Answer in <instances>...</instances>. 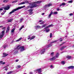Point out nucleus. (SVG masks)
Segmentation results:
<instances>
[{"mask_svg":"<svg viewBox=\"0 0 74 74\" xmlns=\"http://www.w3.org/2000/svg\"><path fill=\"white\" fill-rule=\"evenodd\" d=\"M16 47H15L14 49L12 50L11 52V53H14V54H16L18 53V50H19V45H17L16 46Z\"/></svg>","mask_w":74,"mask_h":74,"instance_id":"nucleus-1","label":"nucleus"},{"mask_svg":"<svg viewBox=\"0 0 74 74\" xmlns=\"http://www.w3.org/2000/svg\"><path fill=\"white\" fill-rule=\"evenodd\" d=\"M29 4H30V6H28L26 7L27 9H28V8H33L34 7H38V5L37 4H33V3H29Z\"/></svg>","mask_w":74,"mask_h":74,"instance_id":"nucleus-2","label":"nucleus"},{"mask_svg":"<svg viewBox=\"0 0 74 74\" xmlns=\"http://www.w3.org/2000/svg\"><path fill=\"white\" fill-rule=\"evenodd\" d=\"M58 40H56L52 42H51L50 44H49L48 45L45 46L44 47V48H46V49H47V48H48L49 47H51V46L52 45V44H53V43H55L56 42H58Z\"/></svg>","mask_w":74,"mask_h":74,"instance_id":"nucleus-3","label":"nucleus"},{"mask_svg":"<svg viewBox=\"0 0 74 74\" xmlns=\"http://www.w3.org/2000/svg\"><path fill=\"white\" fill-rule=\"evenodd\" d=\"M25 46H22L19 47V49L20 52H22L24 51L25 50Z\"/></svg>","mask_w":74,"mask_h":74,"instance_id":"nucleus-4","label":"nucleus"},{"mask_svg":"<svg viewBox=\"0 0 74 74\" xmlns=\"http://www.w3.org/2000/svg\"><path fill=\"white\" fill-rule=\"evenodd\" d=\"M19 10V7H18L16 8L13 9L12 10V11L10 12L9 14H12V13H14V12L16 11H17V10Z\"/></svg>","mask_w":74,"mask_h":74,"instance_id":"nucleus-5","label":"nucleus"},{"mask_svg":"<svg viewBox=\"0 0 74 74\" xmlns=\"http://www.w3.org/2000/svg\"><path fill=\"white\" fill-rule=\"evenodd\" d=\"M10 6L9 5H7V6L3 7V8L5 10H8L10 9Z\"/></svg>","mask_w":74,"mask_h":74,"instance_id":"nucleus-6","label":"nucleus"},{"mask_svg":"<svg viewBox=\"0 0 74 74\" xmlns=\"http://www.w3.org/2000/svg\"><path fill=\"white\" fill-rule=\"evenodd\" d=\"M52 4L49 3L46 5L44 7V8H47V7H49L50 6H52Z\"/></svg>","mask_w":74,"mask_h":74,"instance_id":"nucleus-7","label":"nucleus"},{"mask_svg":"<svg viewBox=\"0 0 74 74\" xmlns=\"http://www.w3.org/2000/svg\"><path fill=\"white\" fill-rule=\"evenodd\" d=\"M45 48L42 49L41 50L40 53L41 55H42V54H44V53L45 52Z\"/></svg>","mask_w":74,"mask_h":74,"instance_id":"nucleus-8","label":"nucleus"},{"mask_svg":"<svg viewBox=\"0 0 74 74\" xmlns=\"http://www.w3.org/2000/svg\"><path fill=\"white\" fill-rule=\"evenodd\" d=\"M28 11H29V15H32V14H33V10L32 9H30V10H28Z\"/></svg>","mask_w":74,"mask_h":74,"instance_id":"nucleus-9","label":"nucleus"},{"mask_svg":"<svg viewBox=\"0 0 74 74\" xmlns=\"http://www.w3.org/2000/svg\"><path fill=\"white\" fill-rule=\"evenodd\" d=\"M29 2L28 1H25V2H21L19 4V5H21V4H25V3H29Z\"/></svg>","mask_w":74,"mask_h":74,"instance_id":"nucleus-10","label":"nucleus"},{"mask_svg":"<svg viewBox=\"0 0 74 74\" xmlns=\"http://www.w3.org/2000/svg\"><path fill=\"white\" fill-rule=\"evenodd\" d=\"M7 47V45L6 44H5L4 45H3L2 47V48L3 49H5L6 48V47Z\"/></svg>","mask_w":74,"mask_h":74,"instance_id":"nucleus-11","label":"nucleus"},{"mask_svg":"<svg viewBox=\"0 0 74 74\" xmlns=\"http://www.w3.org/2000/svg\"><path fill=\"white\" fill-rule=\"evenodd\" d=\"M3 56L2 57H6V56H7L8 55V54L6 53H3Z\"/></svg>","mask_w":74,"mask_h":74,"instance_id":"nucleus-12","label":"nucleus"},{"mask_svg":"<svg viewBox=\"0 0 74 74\" xmlns=\"http://www.w3.org/2000/svg\"><path fill=\"white\" fill-rule=\"evenodd\" d=\"M56 59V57H53L52 58H51L49 59V60L51 61H52V60H54Z\"/></svg>","mask_w":74,"mask_h":74,"instance_id":"nucleus-13","label":"nucleus"},{"mask_svg":"<svg viewBox=\"0 0 74 74\" xmlns=\"http://www.w3.org/2000/svg\"><path fill=\"white\" fill-rule=\"evenodd\" d=\"M52 26H53V24H51V25H49L48 26H47V27L45 28L44 29H45V30H46L47 29H48V27H52Z\"/></svg>","mask_w":74,"mask_h":74,"instance_id":"nucleus-14","label":"nucleus"},{"mask_svg":"<svg viewBox=\"0 0 74 74\" xmlns=\"http://www.w3.org/2000/svg\"><path fill=\"white\" fill-rule=\"evenodd\" d=\"M41 70H42V69L41 68L37 69V70L38 71V73H41Z\"/></svg>","mask_w":74,"mask_h":74,"instance_id":"nucleus-15","label":"nucleus"},{"mask_svg":"<svg viewBox=\"0 0 74 74\" xmlns=\"http://www.w3.org/2000/svg\"><path fill=\"white\" fill-rule=\"evenodd\" d=\"M41 27L38 25L35 27V28L36 29H41Z\"/></svg>","mask_w":74,"mask_h":74,"instance_id":"nucleus-16","label":"nucleus"},{"mask_svg":"<svg viewBox=\"0 0 74 74\" xmlns=\"http://www.w3.org/2000/svg\"><path fill=\"white\" fill-rule=\"evenodd\" d=\"M53 14V12L52 11H51L50 12V14H49V16H48L49 18H51V17L52 15V14Z\"/></svg>","mask_w":74,"mask_h":74,"instance_id":"nucleus-17","label":"nucleus"},{"mask_svg":"<svg viewBox=\"0 0 74 74\" xmlns=\"http://www.w3.org/2000/svg\"><path fill=\"white\" fill-rule=\"evenodd\" d=\"M13 21V18H12L9 20H8V22H11Z\"/></svg>","mask_w":74,"mask_h":74,"instance_id":"nucleus-18","label":"nucleus"},{"mask_svg":"<svg viewBox=\"0 0 74 74\" xmlns=\"http://www.w3.org/2000/svg\"><path fill=\"white\" fill-rule=\"evenodd\" d=\"M42 2L41 1H38L36 2V4H37L38 6V3H41Z\"/></svg>","mask_w":74,"mask_h":74,"instance_id":"nucleus-19","label":"nucleus"},{"mask_svg":"<svg viewBox=\"0 0 74 74\" xmlns=\"http://www.w3.org/2000/svg\"><path fill=\"white\" fill-rule=\"evenodd\" d=\"M24 21V19L23 18H22L20 20L19 23H21L22 22H23Z\"/></svg>","mask_w":74,"mask_h":74,"instance_id":"nucleus-20","label":"nucleus"},{"mask_svg":"<svg viewBox=\"0 0 74 74\" xmlns=\"http://www.w3.org/2000/svg\"><path fill=\"white\" fill-rule=\"evenodd\" d=\"M68 69H74V66H70L68 67Z\"/></svg>","mask_w":74,"mask_h":74,"instance_id":"nucleus-21","label":"nucleus"},{"mask_svg":"<svg viewBox=\"0 0 74 74\" xmlns=\"http://www.w3.org/2000/svg\"><path fill=\"white\" fill-rule=\"evenodd\" d=\"M0 63L1 64H5V62H3V61H0Z\"/></svg>","mask_w":74,"mask_h":74,"instance_id":"nucleus-22","label":"nucleus"},{"mask_svg":"<svg viewBox=\"0 0 74 74\" xmlns=\"http://www.w3.org/2000/svg\"><path fill=\"white\" fill-rule=\"evenodd\" d=\"M15 30V28H14L13 29H12L11 32L12 33H13L14 32V31Z\"/></svg>","mask_w":74,"mask_h":74,"instance_id":"nucleus-23","label":"nucleus"},{"mask_svg":"<svg viewBox=\"0 0 74 74\" xmlns=\"http://www.w3.org/2000/svg\"><path fill=\"white\" fill-rule=\"evenodd\" d=\"M25 5H24L23 6H22L20 7H19V9H21V8H25Z\"/></svg>","mask_w":74,"mask_h":74,"instance_id":"nucleus-24","label":"nucleus"},{"mask_svg":"<svg viewBox=\"0 0 74 74\" xmlns=\"http://www.w3.org/2000/svg\"><path fill=\"white\" fill-rule=\"evenodd\" d=\"M35 36H33L32 37H31L30 38V40H33L35 38Z\"/></svg>","mask_w":74,"mask_h":74,"instance_id":"nucleus-25","label":"nucleus"},{"mask_svg":"<svg viewBox=\"0 0 74 74\" xmlns=\"http://www.w3.org/2000/svg\"><path fill=\"white\" fill-rule=\"evenodd\" d=\"M47 25V24H45L43 25H42V26H41V28H43V27H45V26Z\"/></svg>","mask_w":74,"mask_h":74,"instance_id":"nucleus-26","label":"nucleus"},{"mask_svg":"<svg viewBox=\"0 0 74 74\" xmlns=\"http://www.w3.org/2000/svg\"><path fill=\"white\" fill-rule=\"evenodd\" d=\"M66 5V3H62L61 5H60V7H61L62 5Z\"/></svg>","mask_w":74,"mask_h":74,"instance_id":"nucleus-27","label":"nucleus"},{"mask_svg":"<svg viewBox=\"0 0 74 74\" xmlns=\"http://www.w3.org/2000/svg\"><path fill=\"white\" fill-rule=\"evenodd\" d=\"M64 48H66V46H63L61 48V51H62V50H63V49H64Z\"/></svg>","mask_w":74,"mask_h":74,"instance_id":"nucleus-28","label":"nucleus"},{"mask_svg":"<svg viewBox=\"0 0 74 74\" xmlns=\"http://www.w3.org/2000/svg\"><path fill=\"white\" fill-rule=\"evenodd\" d=\"M24 27V25H22L21 27V28L19 29V30L20 31V30H21L22 29V28H23Z\"/></svg>","mask_w":74,"mask_h":74,"instance_id":"nucleus-29","label":"nucleus"},{"mask_svg":"<svg viewBox=\"0 0 74 74\" xmlns=\"http://www.w3.org/2000/svg\"><path fill=\"white\" fill-rule=\"evenodd\" d=\"M59 53H56V58H58L59 57Z\"/></svg>","mask_w":74,"mask_h":74,"instance_id":"nucleus-30","label":"nucleus"},{"mask_svg":"<svg viewBox=\"0 0 74 74\" xmlns=\"http://www.w3.org/2000/svg\"><path fill=\"white\" fill-rule=\"evenodd\" d=\"M4 36V35L3 34H1L0 35V38H1Z\"/></svg>","mask_w":74,"mask_h":74,"instance_id":"nucleus-31","label":"nucleus"},{"mask_svg":"<svg viewBox=\"0 0 74 74\" xmlns=\"http://www.w3.org/2000/svg\"><path fill=\"white\" fill-rule=\"evenodd\" d=\"M13 72L12 71H10L7 73V74H11L12 73H13Z\"/></svg>","mask_w":74,"mask_h":74,"instance_id":"nucleus-32","label":"nucleus"},{"mask_svg":"<svg viewBox=\"0 0 74 74\" xmlns=\"http://www.w3.org/2000/svg\"><path fill=\"white\" fill-rule=\"evenodd\" d=\"M3 2L4 3H7L8 2V0H5L3 1Z\"/></svg>","mask_w":74,"mask_h":74,"instance_id":"nucleus-33","label":"nucleus"},{"mask_svg":"<svg viewBox=\"0 0 74 74\" xmlns=\"http://www.w3.org/2000/svg\"><path fill=\"white\" fill-rule=\"evenodd\" d=\"M57 40H58V41H62L63 40L62 39V38H60L59 39Z\"/></svg>","mask_w":74,"mask_h":74,"instance_id":"nucleus-34","label":"nucleus"},{"mask_svg":"<svg viewBox=\"0 0 74 74\" xmlns=\"http://www.w3.org/2000/svg\"><path fill=\"white\" fill-rule=\"evenodd\" d=\"M53 14H58V12H53Z\"/></svg>","mask_w":74,"mask_h":74,"instance_id":"nucleus-35","label":"nucleus"},{"mask_svg":"<svg viewBox=\"0 0 74 74\" xmlns=\"http://www.w3.org/2000/svg\"><path fill=\"white\" fill-rule=\"evenodd\" d=\"M4 33H5V30H3L2 32V34H3V35H4Z\"/></svg>","mask_w":74,"mask_h":74,"instance_id":"nucleus-36","label":"nucleus"},{"mask_svg":"<svg viewBox=\"0 0 74 74\" xmlns=\"http://www.w3.org/2000/svg\"><path fill=\"white\" fill-rule=\"evenodd\" d=\"M18 0H16L15 1H14L12 2V3H15L17 2Z\"/></svg>","mask_w":74,"mask_h":74,"instance_id":"nucleus-37","label":"nucleus"},{"mask_svg":"<svg viewBox=\"0 0 74 74\" xmlns=\"http://www.w3.org/2000/svg\"><path fill=\"white\" fill-rule=\"evenodd\" d=\"M31 36H32V35H29L28 36V40H29L30 38V37H31Z\"/></svg>","mask_w":74,"mask_h":74,"instance_id":"nucleus-38","label":"nucleus"},{"mask_svg":"<svg viewBox=\"0 0 74 74\" xmlns=\"http://www.w3.org/2000/svg\"><path fill=\"white\" fill-rule=\"evenodd\" d=\"M67 58L68 59H71V56H67Z\"/></svg>","mask_w":74,"mask_h":74,"instance_id":"nucleus-39","label":"nucleus"},{"mask_svg":"<svg viewBox=\"0 0 74 74\" xmlns=\"http://www.w3.org/2000/svg\"><path fill=\"white\" fill-rule=\"evenodd\" d=\"M72 2H73L72 0H71L68 1V3H72Z\"/></svg>","mask_w":74,"mask_h":74,"instance_id":"nucleus-40","label":"nucleus"},{"mask_svg":"<svg viewBox=\"0 0 74 74\" xmlns=\"http://www.w3.org/2000/svg\"><path fill=\"white\" fill-rule=\"evenodd\" d=\"M34 73H38V71H37V69L35 70L34 71Z\"/></svg>","mask_w":74,"mask_h":74,"instance_id":"nucleus-41","label":"nucleus"},{"mask_svg":"<svg viewBox=\"0 0 74 74\" xmlns=\"http://www.w3.org/2000/svg\"><path fill=\"white\" fill-rule=\"evenodd\" d=\"M53 54H54V52H52L51 54V56H53Z\"/></svg>","mask_w":74,"mask_h":74,"instance_id":"nucleus-42","label":"nucleus"},{"mask_svg":"<svg viewBox=\"0 0 74 74\" xmlns=\"http://www.w3.org/2000/svg\"><path fill=\"white\" fill-rule=\"evenodd\" d=\"M61 63L62 64H63V65H64V64H65V62H64V61H62L61 62Z\"/></svg>","mask_w":74,"mask_h":74,"instance_id":"nucleus-43","label":"nucleus"},{"mask_svg":"<svg viewBox=\"0 0 74 74\" xmlns=\"http://www.w3.org/2000/svg\"><path fill=\"white\" fill-rule=\"evenodd\" d=\"M50 68L51 69H53V68H54V66H53V65H51Z\"/></svg>","mask_w":74,"mask_h":74,"instance_id":"nucleus-44","label":"nucleus"},{"mask_svg":"<svg viewBox=\"0 0 74 74\" xmlns=\"http://www.w3.org/2000/svg\"><path fill=\"white\" fill-rule=\"evenodd\" d=\"M50 37L51 38L52 37V33H50Z\"/></svg>","mask_w":74,"mask_h":74,"instance_id":"nucleus-45","label":"nucleus"},{"mask_svg":"<svg viewBox=\"0 0 74 74\" xmlns=\"http://www.w3.org/2000/svg\"><path fill=\"white\" fill-rule=\"evenodd\" d=\"M14 42H15V41H14V40H12V41L11 43L13 44V43H14Z\"/></svg>","mask_w":74,"mask_h":74,"instance_id":"nucleus-46","label":"nucleus"},{"mask_svg":"<svg viewBox=\"0 0 74 74\" xmlns=\"http://www.w3.org/2000/svg\"><path fill=\"white\" fill-rule=\"evenodd\" d=\"M44 21H43L42 22V23H40V25H42V24H44Z\"/></svg>","mask_w":74,"mask_h":74,"instance_id":"nucleus-47","label":"nucleus"},{"mask_svg":"<svg viewBox=\"0 0 74 74\" xmlns=\"http://www.w3.org/2000/svg\"><path fill=\"white\" fill-rule=\"evenodd\" d=\"M8 68L7 67L5 68V70L6 71H7V70H8Z\"/></svg>","mask_w":74,"mask_h":74,"instance_id":"nucleus-48","label":"nucleus"},{"mask_svg":"<svg viewBox=\"0 0 74 74\" xmlns=\"http://www.w3.org/2000/svg\"><path fill=\"white\" fill-rule=\"evenodd\" d=\"M7 30H10V27L8 26L7 28Z\"/></svg>","mask_w":74,"mask_h":74,"instance_id":"nucleus-49","label":"nucleus"},{"mask_svg":"<svg viewBox=\"0 0 74 74\" xmlns=\"http://www.w3.org/2000/svg\"><path fill=\"white\" fill-rule=\"evenodd\" d=\"M49 32V29H48L46 30V32Z\"/></svg>","mask_w":74,"mask_h":74,"instance_id":"nucleus-50","label":"nucleus"},{"mask_svg":"<svg viewBox=\"0 0 74 74\" xmlns=\"http://www.w3.org/2000/svg\"><path fill=\"white\" fill-rule=\"evenodd\" d=\"M4 14H5V13L2 12L1 13V15H4Z\"/></svg>","mask_w":74,"mask_h":74,"instance_id":"nucleus-51","label":"nucleus"},{"mask_svg":"<svg viewBox=\"0 0 74 74\" xmlns=\"http://www.w3.org/2000/svg\"><path fill=\"white\" fill-rule=\"evenodd\" d=\"M22 39H23V38L21 37L19 39V41H20V40H22Z\"/></svg>","mask_w":74,"mask_h":74,"instance_id":"nucleus-52","label":"nucleus"},{"mask_svg":"<svg viewBox=\"0 0 74 74\" xmlns=\"http://www.w3.org/2000/svg\"><path fill=\"white\" fill-rule=\"evenodd\" d=\"M70 16H72V15H73V13H71L69 14Z\"/></svg>","mask_w":74,"mask_h":74,"instance_id":"nucleus-53","label":"nucleus"},{"mask_svg":"<svg viewBox=\"0 0 74 74\" xmlns=\"http://www.w3.org/2000/svg\"><path fill=\"white\" fill-rule=\"evenodd\" d=\"M2 30H5V27H3V28H2Z\"/></svg>","mask_w":74,"mask_h":74,"instance_id":"nucleus-54","label":"nucleus"},{"mask_svg":"<svg viewBox=\"0 0 74 74\" xmlns=\"http://www.w3.org/2000/svg\"><path fill=\"white\" fill-rule=\"evenodd\" d=\"M10 30H8L7 29L6 30V33H8V32H9V31Z\"/></svg>","mask_w":74,"mask_h":74,"instance_id":"nucleus-55","label":"nucleus"},{"mask_svg":"<svg viewBox=\"0 0 74 74\" xmlns=\"http://www.w3.org/2000/svg\"><path fill=\"white\" fill-rule=\"evenodd\" d=\"M18 41H19V39H18L17 40H16L15 42H18Z\"/></svg>","mask_w":74,"mask_h":74,"instance_id":"nucleus-56","label":"nucleus"},{"mask_svg":"<svg viewBox=\"0 0 74 74\" xmlns=\"http://www.w3.org/2000/svg\"><path fill=\"white\" fill-rule=\"evenodd\" d=\"M18 61L19 60H18V59H17L16 60V62H18Z\"/></svg>","mask_w":74,"mask_h":74,"instance_id":"nucleus-57","label":"nucleus"},{"mask_svg":"<svg viewBox=\"0 0 74 74\" xmlns=\"http://www.w3.org/2000/svg\"><path fill=\"white\" fill-rule=\"evenodd\" d=\"M33 74V72H30L29 73V74Z\"/></svg>","mask_w":74,"mask_h":74,"instance_id":"nucleus-58","label":"nucleus"},{"mask_svg":"<svg viewBox=\"0 0 74 74\" xmlns=\"http://www.w3.org/2000/svg\"><path fill=\"white\" fill-rule=\"evenodd\" d=\"M39 22H42V20H40L39 21Z\"/></svg>","mask_w":74,"mask_h":74,"instance_id":"nucleus-59","label":"nucleus"},{"mask_svg":"<svg viewBox=\"0 0 74 74\" xmlns=\"http://www.w3.org/2000/svg\"><path fill=\"white\" fill-rule=\"evenodd\" d=\"M16 69H19V65H18L16 67Z\"/></svg>","mask_w":74,"mask_h":74,"instance_id":"nucleus-60","label":"nucleus"},{"mask_svg":"<svg viewBox=\"0 0 74 74\" xmlns=\"http://www.w3.org/2000/svg\"><path fill=\"white\" fill-rule=\"evenodd\" d=\"M57 11H59L60 10V9H59V8H57Z\"/></svg>","mask_w":74,"mask_h":74,"instance_id":"nucleus-61","label":"nucleus"},{"mask_svg":"<svg viewBox=\"0 0 74 74\" xmlns=\"http://www.w3.org/2000/svg\"><path fill=\"white\" fill-rule=\"evenodd\" d=\"M3 12H6V10H3Z\"/></svg>","mask_w":74,"mask_h":74,"instance_id":"nucleus-62","label":"nucleus"},{"mask_svg":"<svg viewBox=\"0 0 74 74\" xmlns=\"http://www.w3.org/2000/svg\"><path fill=\"white\" fill-rule=\"evenodd\" d=\"M3 9L2 8H0V11H3Z\"/></svg>","mask_w":74,"mask_h":74,"instance_id":"nucleus-63","label":"nucleus"},{"mask_svg":"<svg viewBox=\"0 0 74 74\" xmlns=\"http://www.w3.org/2000/svg\"><path fill=\"white\" fill-rule=\"evenodd\" d=\"M3 27V26H2V25L0 26V28H1V27Z\"/></svg>","mask_w":74,"mask_h":74,"instance_id":"nucleus-64","label":"nucleus"}]
</instances>
